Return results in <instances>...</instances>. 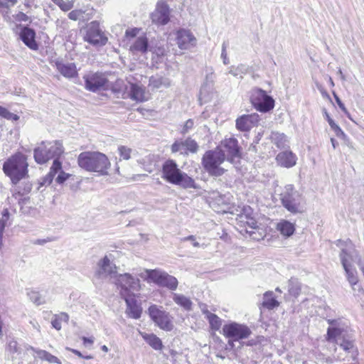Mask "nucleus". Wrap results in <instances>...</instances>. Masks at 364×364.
I'll use <instances>...</instances> for the list:
<instances>
[{
	"label": "nucleus",
	"mask_w": 364,
	"mask_h": 364,
	"mask_svg": "<svg viewBox=\"0 0 364 364\" xmlns=\"http://www.w3.org/2000/svg\"><path fill=\"white\" fill-rule=\"evenodd\" d=\"M199 100L201 102V103L203 102V101L204 102H207V100L205 99V95H204V88H202L200 90V97H199Z\"/></svg>",
	"instance_id": "nucleus-62"
},
{
	"label": "nucleus",
	"mask_w": 364,
	"mask_h": 364,
	"mask_svg": "<svg viewBox=\"0 0 364 364\" xmlns=\"http://www.w3.org/2000/svg\"><path fill=\"white\" fill-rule=\"evenodd\" d=\"M118 151H119L120 156L123 159L128 160L130 159V154L132 152V149L130 148H128L125 146H120L118 148Z\"/></svg>",
	"instance_id": "nucleus-42"
},
{
	"label": "nucleus",
	"mask_w": 364,
	"mask_h": 364,
	"mask_svg": "<svg viewBox=\"0 0 364 364\" xmlns=\"http://www.w3.org/2000/svg\"><path fill=\"white\" fill-rule=\"evenodd\" d=\"M84 39L89 43L96 46H105L108 41L105 33L100 28L99 22L97 21H93L87 26Z\"/></svg>",
	"instance_id": "nucleus-12"
},
{
	"label": "nucleus",
	"mask_w": 364,
	"mask_h": 364,
	"mask_svg": "<svg viewBox=\"0 0 364 364\" xmlns=\"http://www.w3.org/2000/svg\"><path fill=\"white\" fill-rule=\"evenodd\" d=\"M247 218V221L245 223L247 224V228H246L247 233L249 234L250 237H251L254 240H259L262 237V234L257 235L255 232L257 230V222L253 218Z\"/></svg>",
	"instance_id": "nucleus-31"
},
{
	"label": "nucleus",
	"mask_w": 364,
	"mask_h": 364,
	"mask_svg": "<svg viewBox=\"0 0 364 364\" xmlns=\"http://www.w3.org/2000/svg\"><path fill=\"white\" fill-rule=\"evenodd\" d=\"M338 344L340 347L346 352L352 353V358L353 360L355 359L358 351L356 348L354 346V341L351 338H345L343 336L342 339L338 338Z\"/></svg>",
	"instance_id": "nucleus-26"
},
{
	"label": "nucleus",
	"mask_w": 364,
	"mask_h": 364,
	"mask_svg": "<svg viewBox=\"0 0 364 364\" xmlns=\"http://www.w3.org/2000/svg\"><path fill=\"white\" fill-rule=\"evenodd\" d=\"M299 288H293V287H289V291L291 294H293L294 296L299 294Z\"/></svg>",
	"instance_id": "nucleus-61"
},
{
	"label": "nucleus",
	"mask_w": 364,
	"mask_h": 364,
	"mask_svg": "<svg viewBox=\"0 0 364 364\" xmlns=\"http://www.w3.org/2000/svg\"><path fill=\"white\" fill-rule=\"evenodd\" d=\"M259 120V116L257 113L244 114L236 119V128L240 132H247L256 127Z\"/></svg>",
	"instance_id": "nucleus-19"
},
{
	"label": "nucleus",
	"mask_w": 364,
	"mask_h": 364,
	"mask_svg": "<svg viewBox=\"0 0 364 364\" xmlns=\"http://www.w3.org/2000/svg\"><path fill=\"white\" fill-rule=\"evenodd\" d=\"M172 153L180 152L181 154L188 155V152L186 151L184 143L183 140H176L171 146Z\"/></svg>",
	"instance_id": "nucleus-38"
},
{
	"label": "nucleus",
	"mask_w": 364,
	"mask_h": 364,
	"mask_svg": "<svg viewBox=\"0 0 364 364\" xmlns=\"http://www.w3.org/2000/svg\"><path fill=\"white\" fill-rule=\"evenodd\" d=\"M79 166L90 172L97 173L100 176H107L111 163L108 157L100 151H84L77 157Z\"/></svg>",
	"instance_id": "nucleus-2"
},
{
	"label": "nucleus",
	"mask_w": 364,
	"mask_h": 364,
	"mask_svg": "<svg viewBox=\"0 0 364 364\" xmlns=\"http://www.w3.org/2000/svg\"><path fill=\"white\" fill-rule=\"evenodd\" d=\"M324 114H325L326 119L328 121L330 127H331L332 124H336L335 122L331 118V117L329 116V114H328V112L326 110L324 112Z\"/></svg>",
	"instance_id": "nucleus-60"
},
{
	"label": "nucleus",
	"mask_w": 364,
	"mask_h": 364,
	"mask_svg": "<svg viewBox=\"0 0 364 364\" xmlns=\"http://www.w3.org/2000/svg\"><path fill=\"white\" fill-rule=\"evenodd\" d=\"M67 350L72 351L73 353H75V355H77V356H79L80 358L83 357L82 353L79 350H77L70 349L69 348H67Z\"/></svg>",
	"instance_id": "nucleus-64"
},
{
	"label": "nucleus",
	"mask_w": 364,
	"mask_h": 364,
	"mask_svg": "<svg viewBox=\"0 0 364 364\" xmlns=\"http://www.w3.org/2000/svg\"><path fill=\"white\" fill-rule=\"evenodd\" d=\"M225 160V154L220 149L207 151L202 157L201 164L204 170L209 176L219 177L223 176L226 170L221 167Z\"/></svg>",
	"instance_id": "nucleus-5"
},
{
	"label": "nucleus",
	"mask_w": 364,
	"mask_h": 364,
	"mask_svg": "<svg viewBox=\"0 0 364 364\" xmlns=\"http://www.w3.org/2000/svg\"><path fill=\"white\" fill-rule=\"evenodd\" d=\"M63 152V146L60 141H42L41 146L34 149L33 157L37 164H43L53 158H58Z\"/></svg>",
	"instance_id": "nucleus-6"
},
{
	"label": "nucleus",
	"mask_w": 364,
	"mask_h": 364,
	"mask_svg": "<svg viewBox=\"0 0 364 364\" xmlns=\"http://www.w3.org/2000/svg\"><path fill=\"white\" fill-rule=\"evenodd\" d=\"M340 319H328V323L331 325L327 330V340L331 341L336 337L341 336L343 328L340 326Z\"/></svg>",
	"instance_id": "nucleus-24"
},
{
	"label": "nucleus",
	"mask_w": 364,
	"mask_h": 364,
	"mask_svg": "<svg viewBox=\"0 0 364 364\" xmlns=\"http://www.w3.org/2000/svg\"><path fill=\"white\" fill-rule=\"evenodd\" d=\"M149 278L159 287H166L170 290H176L178 282L177 279L165 272L156 269L147 271Z\"/></svg>",
	"instance_id": "nucleus-13"
},
{
	"label": "nucleus",
	"mask_w": 364,
	"mask_h": 364,
	"mask_svg": "<svg viewBox=\"0 0 364 364\" xmlns=\"http://www.w3.org/2000/svg\"><path fill=\"white\" fill-rule=\"evenodd\" d=\"M53 3L58 5L61 10L64 11H68L70 10L73 6L74 3L73 1H64V0H52Z\"/></svg>",
	"instance_id": "nucleus-40"
},
{
	"label": "nucleus",
	"mask_w": 364,
	"mask_h": 364,
	"mask_svg": "<svg viewBox=\"0 0 364 364\" xmlns=\"http://www.w3.org/2000/svg\"><path fill=\"white\" fill-rule=\"evenodd\" d=\"M0 116L8 120L17 121L19 119V116L11 113L6 108L2 106H0Z\"/></svg>",
	"instance_id": "nucleus-39"
},
{
	"label": "nucleus",
	"mask_w": 364,
	"mask_h": 364,
	"mask_svg": "<svg viewBox=\"0 0 364 364\" xmlns=\"http://www.w3.org/2000/svg\"><path fill=\"white\" fill-rule=\"evenodd\" d=\"M173 300L176 304L181 306L186 311H191L192 309L193 302L188 297L183 294H173Z\"/></svg>",
	"instance_id": "nucleus-30"
},
{
	"label": "nucleus",
	"mask_w": 364,
	"mask_h": 364,
	"mask_svg": "<svg viewBox=\"0 0 364 364\" xmlns=\"http://www.w3.org/2000/svg\"><path fill=\"white\" fill-rule=\"evenodd\" d=\"M145 341L155 350H161L163 347L161 339L154 333H141Z\"/></svg>",
	"instance_id": "nucleus-29"
},
{
	"label": "nucleus",
	"mask_w": 364,
	"mask_h": 364,
	"mask_svg": "<svg viewBox=\"0 0 364 364\" xmlns=\"http://www.w3.org/2000/svg\"><path fill=\"white\" fill-rule=\"evenodd\" d=\"M27 294L30 300L38 306L45 303V299L38 291L31 290L28 291Z\"/></svg>",
	"instance_id": "nucleus-37"
},
{
	"label": "nucleus",
	"mask_w": 364,
	"mask_h": 364,
	"mask_svg": "<svg viewBox=\"0 0 364 364\" xmlns=\"http://www.w3.org/2000/svg\"><path fill=\"white\" fill-rule=\"evenodd\" d=\"M279 302L273 296V292L267 291L263 295V301L259 308L260 309L264 308L268 310H272L279 306Z\"/></svg>",
	"instance_id": "nucleus-27"
},
{
	"label": "nucleus",
	"mask_w": 364,
	"mask_h": 364,
	"mask_svg": "<svg viewBox=\"0 0 364 364\" xmlns=\"http://www.w3.org/2000/svg\"><path fill=\"white\" fill-rule=\"evenodd\" d=\"M248 68L243 64H240L237 66H230L229 68V73L234 77L242 78L243 75L247 73Z\"/></svg>",
	"instance_id": "nucleus-34"
},
{
	"label": "nucleus",
	"mask_w": 364,
	"mask_h": 364,
	"mask_svg": "<svg viewBox=\"0 0 364 364\" xmlns=\"http://www.w3.org/2000/svg\"><path fill=\"white\" fill-rule=\"evenodd\" d=\"M27 156L17 152L9 157L3 164V171L14 185L28 176Z\"/></svg>",
	"instance_id": "nucleus-4"
},
{
	"label": "nucleus",
	"mask_w": 364,
	"mask_h": 364,
	"mask_svg": "<svg viewBox=\"0 0 364 364\" xmlns=\"http://www.w3.org/2000/svg\"><path fill=\"white\" fill-rule=\"evenodd\" d=\"M169 6L164 0H160L155 11L151 14V18L154 23L157 25H166L170 20Z\"/></svg>",
	"instance_id": "nucleus-16"
},
{
	"label": "nucleus",
	"mask_w": 364,
	"mask_h": 364,
	"mask_svg": "<svg viewBox=\"0 0 364 364\" xmlns=\"http://www.w3.org/2000/svg\"><path fill=\"white\" fill-rule=\"evenodd\" d=\"M52 326L55 328L56 330H60L61 329V321L58 319L55 318L51 322Z\"/></svg>",
	"instance_id": "nucleus-56"
},
{
	"label": "nucleus",
	"mask_w": 364,
	"mask_h": 364,
	"mask_svg": "<svg viewBox=\"0 0 364 364\" xmlns=\"http://www.w3.org/2000/svg\"><path fill=\"white\" fill-rule=\"evenodd\" d=\"M8 350L11 353H19L20 348L14 339L10 340L8 343Z\"/></svg>",
	"instance_id": "nucleus-45"
},
{
	"label": "nucleus",
	"mask_w": 364,
	"mask_h": 364,
	"mask_svg": "<svg viewBox=\"0 0 364 364\" xmlns=\"http://www.w3.org/2000/svg\"><path fill=\"white\" fill-rule=\"evenodd\" d=\"M62 171V164L61 162L58 160V159H55L53 162V164L50 168V171L53 173H54L55 175H56L57 173L60 172Z\"/></svg>",
	"instance_id": "nucleus-44"
},
{
	"label": "nucleus",
	"mask_w": 364,
	"mask_h": 364,
	"mask_svg": "<svg viewBox=\"0 0 364 364\" xmlns=\"http://www.w3.org/2000/svg\"><path fill=\"white\" fill-rule=\"evenodd\" d=\"M40 355L42 356L43 358L48 360L49 363H56L58 364L61 363L57 357L51 355L50 353L45 350L41 351Z\"/></svg>",
	"instance_id": "nucleus-43"
},
{
	"label": "nucleus",
	"mask_w": 364,
	"mask_h": 364,
	"mask_svg": "<svg viewBox=\"0 0 364 364\" xmlns=\"http://www.w3.org/2000/svg\"><path fill=\"white\" fill-rule=\"evenodd\" d=\"M31 189H32L31 183H26L25 187L23 188V192L22 193V195L29 193L31 191Z\"/></svg>",
	"instance_id": "nucleus-59"
},
{
	"label": "nucleus",
	"mask_w": 364,
	"mask_h": 364,
	"mask_svg": "<svg viewBox=\"0 0 364 364\" xmlns=\"http://www.w3.org/2000/svg\"><path fill=\"white\" fill-rule=\"evenodd\" d=\"M9 8L10 5L8 2H6L5 0H0V10L3 15H7L9 13Z\"/></svg>",
	"instance_id": "nucleus-53"
},
{
	"label": "nucleus",
	"mask_w": 364,
	"mask_h": 364,
	"mask_svg": "<svg viewBox=\"0 0 364 364\" xmlns=\"http://www.w3.org/2000/svg\"><path fill=\"white\" fill-rule=\"evenodd\" d=\"M162 178L167 182L183 188H197L193 178L182 171L173 159L166 160L162 165Z\"/></svg>",
	"instance_id": "nucleus-3"
},
{
	"label": "nucleus",
	"mask_w": 364,
	"mask_h": 364,
	"mask_svg": "<svg viewBox=\"0 0 364 364\" xmlns=\"http://www.w3.org/2000/svg\"><path fill=\"white\" fill-rule=\"evenodd\" d=\"M127 305V313L131 318H139L142 312L141 307L137 304L135 296L123 298Z\"/></svg>",
	"instance_id": "nucleus-23"
},
{
	"label": "nucleus",
	"mask_w": 364,
	"mask_h": 364,
	"mask_svg": "<svg viewBox=\"0 0 364 364\" xmlns=\"http://www.w3.org/2000/svg\"><path fill=\"white\" fill-rule=\"evenodd\" d=\"M333 96H334L335 100H336L338 107H340V109L348 116V117L349 119H351V118L350 117L349 112H348L347 109L346 108L344 104L341 102V99L336 95L335 92H333Z\"/></svg>",
	"instance_id": "nucleus-51"
},
{
	"label": "nucleus",
	"mask_w": 364,
	"mask_h": 364,
	"mask_svg": "<svg viewBox=\"0 0 364 364\" xmlns=\"http://www.w3.org/2000/svg\"><path fill=\"white\" fill-rule=\"evenodd\" d=\"M215 149H220L225 154V159L233 164H237L241 158L240 149L235 138L225 139Z\"/></svg>",
	"instance_id": "nucleus-11"
},
{
	"label": "nucleus",
	"mask_w": 364,
	"mask_h": 364,
	"mask_svg": "<svg viewBox=\"0 0 364 364\" xmlns=\"http://www.w3.org/2000/svg\"><path fill=\"white\" fill-rule=\"evenodd\" d=\"M176 41L181 50L191 49L196 46L197 39L189 31L184 28L179 29L176 33Z\"/></svg>",
	"instance_id": "nucleus-17"
},
{
	"label": "nucleus",
	"mask_w": 364,
	"mask_h": 364,
	"mask_svg": "<svg viewBox=\"0 0 364 364\" xmlns=\"http://www.w3.org/2000/svg\"><path fill=\"white\" fill-rule=\"evenodd\" d=\"M184 146L186 147V151L188 153H193L195 154L198 150V145L197 142L192 139L191 138L188 137L186 139L183 140Z\"/></svg>",
	"instance_id": "nucleus-36"
},
{
	"label": "nucleus",
	"mask_w": 364,
	"mask_h": 364,
	"mask_svg": "<svg viewBox=\"0 0 364 364\" xmlns=\"http://www.w3.org/2000/svg\"><path fill=\"white\" fill-rule=\"evenodd\" d=\"M82 341H83V343L85 346H86L87 343L89 344H92L94 343V338L92 337V338H87V337H85L83 336L82 338Z\"/></svg>",
	"instance_id": "nucleus-58"
},
{
	"label": "nucleus",
	"mask_w": 364,
	"mask_h": 364,
	"mask_svg": "<svg viewBox=\"0 0 364 364\" xmlns=\"http://www.w3.org/2000/svg\"><path fill=\"white\" fill-rule=\"evenodd\" d=\"M228 46V44L227 42H223V43L222 45L221 58H223V63L225 65H228L229 63V60H228L227 51H226Z\"/></svg>",
	"instance_id": "nucleus-49"
},
{
	"label": "nucleus",
	"mask_w": 364,
	"mask_h": 364,
	"mask_svg": "<svg viewBox=\"0 0 364 364\" xmlns=\"http://www.w3.org/2000/svg\"><path fill=\"white\" fill-rule=\"evenodd\" d=\"M280 200L282 205L291 213L295 214L303 211L302 196L292 185L284 187L280 194Z\"/></svg>",
	"instance_id": "nucleus-7"
},
{
	"label": "nucleus",
	"mask_w": 364,
	"mask_h": 364,
	"mask_svg": "<svg viewBox=\"0 0 364 364\" xmlns=\"http://www.w3.org/2000/svg\"><path fill=\"white\" fill-rule=\"evenodd\" d=\"M149 43L146 36L137 37L132 45L130 46V50L133 53H145L148 50Z\"/></svg>",
	"instance_id": "nucleus-25"
},
{
	"label": "nucleus",
	"mask_w": 364,
	"mask_h": 364,
	"mask_svg": "<svg viewBox=\"0 0 364 364\" xmlns=\"http://www.w3.org/2000/svg\"><path fill=\"white\" fill-rule=\"evenodd\" d=\"M20 38L31 50H37L38 48L36 43V32L33 29L24 26L20 32Z\"/></svg>",
	"instance_id": "nucleus-21"
},
{
	"label": "nucleus",
	"mask_w": 364,
	"mask_h": 364,
	"mask_svg": "<svg viewBox=\"0 0 364 364\" xmlns=\"http://www.w3.org/2000/svg\"><path fill=\"white\" fill-rule=\"evenodd\" d=\"M193 120L191 119H188L183 127L181 133L183 134L188 133L190 130H191L193 128Z\"/></svg>",
	"instance_id": "nucleus-50"
},
{
	"label": "nucleus",
	"mask_w": 364,
	"mask_h": 364,
	"mask_svg": "<svg viewBox=\"0 0 364 364\" xmlns=\"http://www.w3.org/2000/svg\"><path fill=\"white\" fill-rule=\"evenodd\" d=\"M331 129L334 132L335 134L337 137L343 139L348 145V138L346 134L343 132V131L341 129V127L336 124H332Z\"/></svg>",
	"instance_id": "nucleus-41"
},
{
	"label": "nucleus",
	"mask_w": 364,
	"mask_h": 364,
	"mask_svg": "<svg viewBox=\"0 0 364 364\" xmlns=\"http://www.w3.org/2000/svg\"><path fill=\"white\" fill-rule=\"evenodd\" d=\"M55 174L49 171V173L41 179V186H49L55 177Z\"/></svg>",
	"instance_id": "nucleus-46"
},
{
	"label": "nucleus",
	"mask_w": 364,
	"mask_h": 364,
	"mask_svg": "<svg viewBox=\"0 0 364 364\" xmlns=\"http://www.w3.org/2000/svg\"><path fill=\"white\" fill-rule=\"evenodd\" d=\"M276 161L282 167L291 168L296 165L297 157L292 151L286 150L277 155Z\"/></svg>",
	"instance_id": "nucleus-20"
},
{
	"label": "nucleus",
	"mask_w": 364,
	"mask_h": 364,
	"mask_svg": "<svg viewBox=\"0 0 364 364\" xmlns=\"http://www.w3.org/2000/svg\"><path fill=\"white\" fill-rule=\"evenodd\" d=\"M9 212L8 209H4L2 213V217H3L2 219H6V220H7L9 218Z\"/></svg>",
	"instance_id": "nucleus-63"
},
{
	"label": "nucleus",
	"mask_w": 364,
	"mask_h": 364,
	"mask_svg": "<svg viewBox=\"0 0 364 364\" xmlns=\"http://www.w3.org/2000/svg\"><path fill=\"white\" fill-rule=\"evenodd\" d=\"M114 282L119 288L122 298L135 296L134 292L140 289V280L128 273L117 274Z\"/></svg>",
	"instance_id": "nucleus-8"
},
{
	"label": "nucleus",
	"mask_w": 364,
	"mask_h": 364,
	"mask_svg": "<svg viewBox=\"0 0 364 364\" xmlns=\"http://www.w3.org/2000/svg\"><path fill=\"white\" fill-rule=\"evenodd\" d=\"M144 94V91L141 87L135 84H132L131 85V90L129 94L131 99L139 102L144 101L146 100Z\"/></svg>",
	"instance_id": "nucleus-33"
},
{
	"label": "nucleus",
	"mask_w": 364,
	"mask_h": 364,
	"mask_svg": "<svg viewBox=\"0 0 364 364\" xmlns=\"http://www.w3.org/2000/svg\"><path fill=\"white\" fill-rule=\"evenodd\" d=\"M272 140L274 144H275L279 149H284L289 146V140L287 136L282 133H272Z\"/></svg>",
	"instance_id": "nucleus-32"
},
{
	"label": "nucleus",
	"mask_w": 364,
	"mask_h": 364,
	"mask_svg": "<svg viewBox=\"0 0 364 364\" xmlns=\"http://www.w3.org/2000/svg\"><path fill=\"white\" fill-rule=\"evenodd\" d=\"M70 176V174L61 171L56 178V182L59 184L63 183Z\"/></svg>",
	"instance_id": "nucleus-52"
},
{
	"label": "nucleus",
	"mask_w": 364,
	"mask_h": 364,
	"mask_svg": "<svg viewBox=\"0 0 364 364\" xmlns=\"http://www.w3.org/2000/svg\"><path fill=\"white\" fill-rule=\"evenodd\" d=\"M207 319L210 323V328L214 331H218L222 325V319L217 315L207 312Z\"/></svg>",
	"instance_id": "nucleus-35"
},
{
	"label": "nucleus",
	"mask_w": 364,
	"mask_h": 364,
	"mask_svg": "<svg viewBox=\"0 0 364 364\" xmlns=\"http://www.w3.org/2000/svg\"><path fill=\"white\" fill-rule=\"evenodd\" d=\"M336 245L341 250L339 258L345 270L348 281L351 286L355 285L358 282V276L357 271L353 267V263H356L358 265L361 264L363 262L362 258L350 240H338L336 242Z\"/></svg>",
	"instance_id": "nucleus-1"
},
{
	"label": "nucleus",
	"mask_w": 364,
	"mask_h": 364,
	"mask_svg": "<svg viewBox=\"0 0 364 364\" xmlns=\"http://www.w3.org/2000/svg\"><path fill=\"white\" fill-rule=\"evenodd\" d=\"M250 97L254 107L261 112H268L274 107V99L260 88L252 89Z\"/></svg>",
	"instance_id": "nucleus-10"
},
{
	"label": "nucleus",
	"mask_w": 364,
	"mask_h": 364,
	"mask_svg": "<svg viewBox=\"0 0 364 364\" xmlns=\"http://www.w3.org/2000/svg\"><path fill=\"white\" fill-rule=\"evenodd\" d=\"M181 240L182 241L190 240L192 242V245L193 247H200V244L197 241H196V237L194 235H189L188 237H183V239H181Z\"/></svg>",
	"instance_id": "nucleus-54"
},
{
	"label": "nucleus",
	"mask_w": 364,
	"mask_h": 364,
	"mask_svg": "<svg viewBox=\"0 0 364 364\" xmlns=\"http://www.w3.org/2000/svg\"><path fill=\"white\" fill-rule=\"evenodd\" d=\"M223 333L226 338L239 341L248 338L252 331L246 325L232 322L224 325Z\"/></svg>",
	"instance_id": "nucleus-14"
},
{
	"label": "nucleus",
	"mask_w": 364,
	"mask_h": 364,
	"mask_svg": "<svg viewBox=\"0 0 364 364\" xmlns=\"http://www.w3.org/2000/svg\"><path fill=\"white\" fill-rule=\"evenodd\" d=\"M84 14L82 10H73L68 14V18L73 21L78 20Z\"/></svg>",
	"instance_id": "nucleus-47"
},
{
	"label": "nucleus",
	"mask_w": 364,
	"mask_h": 364,
	"mask_svg": "<svg viewBox=\"0 0 364 364\" xmlns=\"http://www.w3.org/2000/svg\"><path fill=\"white\" fill-rule=\"evenodd\" d=\"M55 67L58 71L65 77L72 78L77 75L76 65L73 63H64L60 61H56Z\"/></svg>",
	"instance_id": "nucleus-22"
},
{
	"label": "nucleus",
	"mask_w": 364,
	"mask_h": 364,
	"mask_svg": "<svg viewBox=\"0 0 364 364\" xmlns=\"http://www.w3.org/2000/svg\"><path fill=\"white\" fill-rule=\"evenodd\" d=\"M151 319L156 326L166 331H171L173 328V317L170 314L163 309L162 306L151 305L148 309Z\"/></svg>",
	"instance_id": "nucleus-9"
},
{
	"label": "nucleus",
	"mask_w": 364,
	"mask_h": 364,
	"mask_svg": "<svg viewBox=\"0 0 364 364\" xmlns=\"http://www.w3.org/2000/svg\"><path fill=\"white\" fill-rule=\"evenodd\" d=\"M6 225V219H1L0 220V250L2 249L3 244V235L4 232V229Z\"/></svg>",
	"instance_id": "nucleus-48"
},
{
	"label": "nucleus",
	"mask_w": 364,
	"mask_h": 364,
	"mask_svg": "<svg viewBox=\"0 0 364 364\" xmlns=\"http://www.w3.org/2000/svg\"><path fill=\"white\" fill-rule=\"evenodd\" d=\"M16 19L18 21H27L28 20V16L23 12H19L16 15Z\"/></svg>",
	"instance_id": "nucleus-55"
},
{
	"label": "nucleus",
	"mask_w": 364,
	"mask_h": 364,
	"mask_svg": "<svg viewBox=\"0 0 364 364\" xmlns=\"http://www.w3.org/2000/svg\"><path fill=\"white\" fill-rule=\"evenodd\" d=\"M117 275V267L112 264L109 259L105 256L97 263V267L95 272V277L99 279H104L109 277L115 279Z\"/></svg>",
	"instance_id": "nucleus-15"
},
{
	"label": "nucleus",
	"mask_w": 364,
	"mask_h": 364,
	"mask_svg": "<svg viewBox=\"0 0 364 364\" xmlns=\"http://www.w3.org/2000/svg\"><path fill=\"white\" fill-rule=\"evenodd\" d=\"M150 82H151V84L154 87H156V88H159L160 87V85H161V79H159V80L151 79Z\"/></svg>",
	"instance_id": "nucleus-57"
},
{
	"label": "nucleus",
	"mask_w": 364,
	"mask_h": 364,
	"mask_svg": "<svg viewBox=\"0 0 364 364\" xmlns=\"http://www.w3.org/2000/svg\"><path fill=\"white\" fill-rule=\"evenodd\" d=\"M85 88L92 92H96L107 82V80L102 73H89L84 76Z\"/></svg>",
	"instance_id": "nucleus-18"
},
{
	"label": "nucleus",
	"mask_w": 364,
	"mask_h": 364,
	"mask_svg": "<svg viewBox=\"0 0 364 364\" xmlns=\"http://www.w3.org/2000/svg\"><path fill=\"white\" fill-rule=\"evenodd\" d=\"M277 229L284 236L289 237L294 234L295 226L294 223L284 220L277 224Z\"/></svg>",
	"instance_id": "nucleus-28"
}]
</instances>
